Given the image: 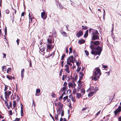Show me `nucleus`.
Instances as JSON below:
<instances>
[{
  "label": "nucleus",
  "mask_w": 121,
  "mask_h": 121,
  "mask_svg": "<svg viewBox=\"0 0 121 121\" xmlns=\"http://www.w3.org/2000/svg\"><path fill=\"white\" fill-rule=\"evenodd\" d=\"M24 14L25 13L24 12H22L21 14V16H24Z\"/></svg>",
  "instance_id": "obj_63"
},
{
  "label": "nucleus",
  "mask_w": 121,
  "mask_h": 121,
  "mask_svg": "<svg viewBox=\"0 0 121 121\" xmlns=\"http://www.w3.org/2000/svg\"><path fill=\"white\" fill-rule=\"evenodd\" d=\"M65 66L64 70L65 71L66 73H69L70 72V69H69V66L67 65H65Z\"/></svg>",
  "instance_id": "obj_8"
},
{
  "label": "nucleus",
  "mask_w": 121,
  "mask_h": 121,
  "mask_svg": "<svg viewBox=\"0 0 121 121\" xmlns=\"http://www.w3.org/2000/svg\"><path fill=\"white\" fill-rule=\"evenodd\" d=\"M84 75V74L83 72H80L79 73V76L80 77L79 80H81L83 78V77Z\"/></svg>",
  "instance_id": "obj_16"
},
{
  "label": "nucleus",
  "mask_w": 121,
  "mask_h": 121,
  "mask_svg": "<svg viewBox=\"0 0 121 121\" xmlns=\"http://www.w3.org/2000/svg\"><path fill=\"white\" fill-rule=\"evenodd\" d=\"M76 89L75 88L73 90V94L75 95L76 94Z\"/></svg>",
  "instance_id": "obj_37"
},
{
  "label": "nucleus",
  "mask_w": 121,
  "mask_h": 121,
  "mask_svg": "<svg viewBox=\"0 0 121 121\" xmlns=\"http://www.w3.org/2000/svg\"><path fill=\"white\" fill-rule=\"evenodd\" d=\"M94 89L93 86H91L86 91L87 92H89V91H94Z\"/></svg>",
  "instance_id": "obj_15"
},
{
  "label": "nucleus",
  "mask_w": 121,
  "mask_h": 121,
  "mask_svg": "<svg viewBox=\"0 0 121 121\" xmlns=\"http://www.w3.org/2000/svg\"><path fill=\"white\" fill-rule=\"evenodd\" d=\"M62 35L64 36L65 37H67V34L64 31H62L61 32Z\"/></svg>",
  "instance_id": "obj_24"
},
{
  "label": "nucleus",
  "mask_w": 121,
  "mask_h": 121,
  "mask_svg": "<svg viewBox=\"0 0 121 121\" xmlns=\"http://www.w3.org/2000/svg\"><path fill=\"white\" fill-rule=\"evenodd\" d=\"M81 93H82L83 94H84V93H85V91L84 90V89L83 88H81Z\"/></svg>",
  "instance_id": "obj_31"
},
{
  "label": "nucleus",
  "mask_w": 121,
  "mask_h": 121,
  "mask_svg": "<svg viewBox=\"0 0 121 121\" xmlns=\"http://www.w3.org/2000/svg\"><path fill=\"white\" fill-rule=\"evenodd\" d=\"M59 8L60 9H62L63 8V7L62 6V5L61 4H59Z\"/></svg>",
  "instance_id": "obj_36"
},
{
  "label": "nucleus",
  "mask_w": 121,
  "mask_h": 121,
  "mask_svg": "<svg viewBox=\"0 0 121 121\" xmlns=\"http://www.w3.org/2000/svg\"><path fill=\"white\" fill-rule=\"evenodd\" d=\"M20 120V118H16L15 121H19Z\"/></svg>",
  "instance_id": "obj_60"
},
{
  "label": "nucleus",
  "mask_w": 121,
  "mask_h": 121,
  "mask_svg": "<svg viewBox=\"0 0 121 121\" xmlns=\"http://www.w3.org/2000/svg\"><path fill=\"white\" fill-rule=\"evenodd\" d=\"M45 47L44 46H40V50L42 52L44 51L45 49Z\"/></svg>",
  "instance_id": "obj_17"
},
{
  "label": "nucleus",
  "mask_w": 121,
  "mask_h": 121,
  "mask_svg": "<svg viewBox=\"0 0 121 121\" xmlns=\"http://www.w3.org/2000/svg\"><path fill=\"white\" fill-rule=\"evenodd\" d=\"M78 86H81L82 87L83 82H82L80 80H79L78 82Z\"/></svg>",
  "instance_id": "obj_25"
},
{
  "label": "nucleus",
  "mask_w": 121,
  "mask_h": 121,
  "mask_svg": "<svg viewBox=\"0 0 121 121\" xmlns=\"http://www.w3.org/2000/svg\"><path fill=\"white\" fill-rule=\"evenodd\" d=\"M61 108H60V110H57V114L56 115L55 117V118L56 120H58V118L60 117V116L62 117L64 115L63 110H61L60 109H61Z\"/></svg>",
  "instance_id": "obj_3"
},
{
  "label": "nucleus",
  "mask_w": 121,
  "mask_h": 121,
  "mask_svg": "<svg viewBox=\"0 0 121 121\" xmlns=\"http://www.w3.org/2000/svg\"><path fill=\"white\" fill-rule=\"evenodd\" d=\"M9 114L10 115H12V113L11 110H10L9 111Z\"/></svg>",
  "instance_id": "obj_59"
},
{
  "label": "nucleus",
  "mask_w": 121,
  "mask_h": 121,
  "mask_svg": "<svg viewBox=\"0 0 121 121\" xmlns=\"http://www.w3.org/2000/svg\"><path fill=\"white\" fill-rule=\"evenodd\" d=\"M13 106L14 108H15L16 106L17 105V103L15 100H14L13 101Z\"/></svg>",
  "instance_id": "obj_33"
},
{
  "label": "nucleus",
  "mask_w": 121,
  "mask_h": 121,
  "mask_svg": "<svg viewBox=\"0 0 121 121\" xmlns=\"http://www.w3.org/2000/svg\"><path fill=\"white\" fill-rule=\"evenodd\" d=\"M68 89V87L67 86H64L63 87L61 90V91L65 92V91L67 90Z\"/></svg>",
  "instance_id": "obj_19"
},
{
  "label": "nucleus",
  "mask_w": 121,
  "mask_h": 121,
  "mask_svg": "<svg viewBox=\"0 0 121 121\" xmlns=\"http://www.w3.org/2000/svg\"><path fill=\"white\" fill-rule=\"evenodd\" d=\"M95 92L93 91H91V92L88 94V96L90 97L92 96L94 94Z\"/></svg>",
  "instance_id": "obj_22"
},
{
  "label": "nucleus",
  "mask_w": 121,
  "mask_h": 121,
  "mask_svg": "<svg viewBox=\"0 0 121 121\" xmlns=\"http://www.w3.org/2000/svg\"><path fill=\"white\" fill-rule=\"evenodd\" d=\"M2 54H3V58H6V54H5V53H3Z\"/></svg>",
  "instance_id": "obj_53"
},
{
  "label": "nucleus",
  "mask_w": 121,
  "mask_h": 121,
  "mask_svg": "<svg viewBox=\"0 0 121 121\" xmlns=\"http://www.w3.org/2000/svg\"><path fill=\"white\" fill-rule=\"evenodd\" d=\"M17 95H13V96L12 97V99L11 98V99H15L17 97Z\"/></svg>",
  "instance_id": "obj_38"
},
{
  "label": "nucleus",
  "mask_w": 121,
  "mask_h": 121,
  "mask_svg": "<svg viewBox=\"0 0 121 121\" xmlns=\"http://www.w3.org/2000/svg\"><path fill=\"white\" fill-rule=\"evenodd\" d=\"M69 53H72V48H69Z\"/></svg>",
  "instance_id": "obj_50"
},
{
  "label": "nucleus",
  "mask_w": 121,
  "mask_h": 121,
  "mask_svg": "<svg viewBox=\"0 0 121 121\" xmlns=\"http://www.w3.org/2000/svg\"><path fill=\"white\" fill-rule=\"evenodd\" d=\"M41 17L43 19H45L47 17V16L45 12H43L41 13Z\"/></svg>",
  "instance_id": "obj_9"
},
{
  "label": "nucleus",
  "mask_w": 121,
  "mask_h": 121,
  "mask_svg": "<svg viewBox=\"0 0 121 121\" xmlns=\"http://www.w3.org/2000/svg\"><path fill=\"white\" fill-rule=\"evenodd\" d=\"M85 42V40L83 39H81L78 41V43L79 44H81L84 43Z\"/></svg>",
  "instance_id": "obj_18"
},
{
  "label": "nucleus",
  "mask_w": 121,
  "mask_h": 121,
  "mask_svg": "<svg viewBox=\"0 0 121 121\" xmlns=\"http://www.w3.org/2000/svg\"><path fill=\"white\" fill-rule=\"evenodd\" d=\"M119 121H121V117H120L118 118Z\"/></svg>",
  "instance_id": "obj_64"
},
{
  "label": "nucleus",
  "mask_w": 121,
  "mask_h": 121,
  "mask_svg": "<svg viewBox=\"0 0 121 121\" xmlns=\"http://www.w3.org/2000/svg\"><path fill=\"white\" fill-rule=\"evenodd\" d=\"M101 74V72L100 69L98 67L95 68L94 70L93 75L91 76L92 79L95 81L97 80Z\"/></svg>",
  "instance_id": "obj_2"
},
{
  "label": "nucleus",
  "mask_w": 121,
  "mask_h": 121,
  "mask_svg": "<svg viewBox=\"0 0 121 121\" xmlns=\"http://www.w3.org/2000/svg\"><path fill=\"white\" fill-rule=\"evenodd\" d=\"M11 93V92L10 91H6L5 92V97L6 99H7V98L9 97Z\"/></svg>",
  "instance_id": "obj_6"
},
{
  "label": "nucleus",
  "mask_w": 121,
  "mask_h": 121,
  "mask_svg": "<svg viewBox=\"0 0 121 121\" xmlns=\"http://www.w3.org/2000/svg\"><path fill=\"white\" fill-rule=\"evenodd\" d=\"M76 86V84L74 82H69L68 83V86L70 88H75Z\"/></svg>",
  "instance_id": "obj_5"
},
{
  "label": "nucleus",
  "mask_w": 121,
  "mask_h": 121,
  "mask_svg": "<svg viewBox=\"0 0 121 121\" xmlns=\"http://www.w3.org/2000/svg\"><path fill=\"white\" fill-rule=\"evenodd\" d=\"M55 104L56 106L59 107L58 108H59L58 110H60V108H61V109H60L61 110H63V105L62 104H61V103L60 102H59L56 104Z\"/></svg>",
  "instance_id": "obj_7"
},
{
  "label": "nucleus",
  "mask_w": 121,
  "mask_h": 121,
  "mask_svg": "<svg viewBox=\"0 0 121 121\" xmlns=\"http://www.w3.org/2000/svg\"><path fill=\"white\" fill-rule=\"evenodd\" d=\"M121 111V106H119L118 108L114 111V113L115 115H116L117 114L120 112Z\"/></svg>",
  "instance_id": "obj_10"
},
{
  "label": "nucleus",
  "mask_w": 121,
  "mask_h": 121,
  "mask_svg": "<svg viewBox=\"0 0 121 121\" xmlns=\"http://www.w3.org/2000/svg\"><path fill=\"white\" fill-rule=\"evenodd\" d=\"M47 48L49 49H52L54 47L53 45L50 44H47Z\"/></svg>",
  "instance_id": "obj_14"
},
{
  "label": "nucleus",
  "mask_w": 121,
  "mask_h": 121,
  "mask_svg": "<svg viewBox=\"0 0 121 121\" xmlns=\"http://www.w3.org/2000/svg\"><path fill=\"white\" fill-rule=\"evenodd\" d=\"M8 89V87H7L5 85V89L4 90V91L5 92L6 91V90H7Z\"/></svg>",
  "instance_id": "obj_55"
},
{
  "label": "nucleus",
  "mask_w": 121,
  "mask_h": 121,
  "mask_svg": "<svg viewBox=\"0 0 121 121\" xmlns=\"http://www.w3.org/2000/svg\"><path fill=\"white\" fill-rule=\"evenodd\" d=\"M70 62L67 61V64L69 66L71 67V66L72 65V64L70 63Z\"/></svg>",
  "instance_id": "obj_34"
},
{
  "label": "nucleus",
  "mask_w": 121,
  "mask_h": 121,
  "mask_svg": "<svg viewBox=\"0 0 121 121\" xmlns=\"http://www.w3.org/2000/svg\"><path fill=\"white\" fill-rule=\"evenodd\" d=\"M64 62V61H63L61 62V66L62 67H63V66Z\"/></svg>",
  "instance_id": "obj_61"
},
{
  "label": "nucleus",
  "mask_w": 121,
  "mask_h": 121,
  "mask_svg": "<svg viewBox=\"0 0 121 121\" xmlns=\"http://www.w3.org/2000/svg\"><path fill=\"white\" fill-rule=\"evenodd\" d=\"M73 52L74 55V56H75L76 57L77 56V54H76V53L75 51V50L73 51Z\"/></svg>",
  "instance_id": "obj_42"
},
{
  "label": "nucleus",
  "mask_w": 121,
  "mask_h": 121,
  "mask_svg": "<svg viewBox=\"0 0 121 121\" xmlns=\"http://www.w3.org/2000/svg\"><path fill=\"white\" fill-rule=\"evenodd\" d=\"M68 97V96H66L65 97H64L63 98V100L64 101H65V100H66L67 99Z\"/></svg>",
  "instance_id": "obj_45"
},
{
  "label": "nucleus",
  "mask_w": 121,
  "mask_h": 121,
  "mask_svg": "<svg viewBox=\"0 0 121 121\" xmlns=\"http://www.w3.org/2000/svg\"><path fill=\"white\" fill-rule=\"evenodd\" d=\"M81 69V67H80V66H79L78 67V68L77 69V71L78 72Z\"/></svg>",
  "instance_id": "obj_47"
},
{
  "label": "nucleus",
  "mask_w": 121,
  "mask_h": 121,
  "mask_svg": "<svg viewBox=\"0 0 121 121\" xmlns=\"http://www.w3.org/2000/svg\"><path fill=\"white\" fill-rule=\"evenodd\" d=\"M94 42L93 41L91 42V44L90 47L92 50L91 53L92 54L95 55H96L98 54L99 56L102 51V48L99 46H98L97 48L95 47L94 45L92 44V43H94Z\"/></svg>",
  "instance_id": "obj_1"
},
{
  "label": "nucleus",
  "mask_w": 121,
  "mask_h": 121,
  "mask_svg": "<svg viewBox=\"0 0 121 121\" xmlns=\"http://www.w3.org/2000/svg\"><path fill=\"white\" fill-rule=\"evenodd\" d=\"M29 19H30L31 20V22L32 21V18H31L30 17V13H29Z\"/></svg>",
  "instance_id": "obj_56"
},
{
  "label": "nucleus",
  "mask_w": 121,
  "mask_h": 121,
  "mask_svg": "<svg viewBox=\"0 0 121 121\" xmlns=\"http://www.w3.org/2000/svg\"><path fill=\"white\" fill-rule=\"evenodd\" d=\"M17 102H18L20 100V98L18 96V95H17Z\"/></svg>",
  "instance_id": "obj_52"
},
{
  "label": "nucleus",
  "mask_w": 121,
  "mask_h": 121,
  "mask_svg": "<svg viewBox=\"0 0 121 121\" xmlns=\"http://www.w3.org/2000/svg\"><path fill=\"white\" fill-rule=\"evenodd\" d=\"M73 56H71L68 58L67 59V61L70 62L72 63H73L74 61H73Z\"/></svg>",
  "instance_id": "obj_12"
},
{
  "label": "nucleus",
  "mask_w": 121,
  "mask_h": 121,
  "mask_svg": "<svg viewBox=\"0 0 121 121\" xmlns=\"http://www.w3.org/2000/svg\"><path fill=\"white\" fill-rule=\"evenodd\" d=\"M16 42L17 43V45H19V39H17L16 40Z\"/></svg>",
  "instance_id": "obj_54"
},
{
  "label": "nucleus",
  "mask_w": 121,
  "mask_h": 121,
  "mask_svg": "<svg viewBox=\"0 0 121 121\" xmlns=\"http://www.w3.org/2000/svg\"><path fill=\"white\" fill-rule=\"evenodd\" d=\"M65 54L61 56V60H63L64 59L65 57Z\"/></svg>",
  "instance_id": "obj_48"
},
{
  "label": "nucleus",
  "mask_w": 121,
  "mask_h": 121,
  "mask_svg": "<svg viewBox=\"0 0 121 121\" xmlns=\"http://www.w3.org/2000/svg\"><path fill=\"white\" fill-rule=\"evenodd\" d=\"M100 113V111L98 112L96 114V116H97Z\"/></svg>",
  "instance_id": "obj_62"
},
{
  "label": "nucleus",
  "mask_w": 121,
  "mask_h": 121,
  "mask_svg": "<svg viewBox=\"0 0 121 121\" xmlns=\"http://www.w3.org/2000/svg\"><path fill=\"white\" fill-rule=\"evenodd\" d=\"M83 34V32L82 31H80L77 32V34H76V36L78 38H79Z\"/></svg>",
  "instance_id": "obj_11"
},
{
  "label": "nucleus",
  "mask_w": 121,
  "mask_h": 121,
  "mask_svg": "<svg viewBox=\"0 0 121 121\" xmlns=\"http://www.w3.org/2000/svg\"><path fill=\"white\" fill-rule=\"evenodd\" d=\"M77 98L79 99L80 97L81 96V95L80 93H78L76 94Z\"/></svg>",
  "instance_id": "obj_28"
},
{
  "label": "nucleus",
  "mask_w": 121,
  "mask_h": 121,
  "mask_svg": "<svg viewBox=\"0 0 121 121\" xmlns=\"http://www.w3.org/2000/svg\"><path fill=\"white\" fill-rule=\"evenodd\" d=\"M7 78L9 80H11L13 78L14 79V77H13L11 76H9L8 75L6 76Z\"/></svg>",
  "instance_id": "obj_27"
},
{
  "label": "nucleus",
  "mask_w": 121,
  "mask_h": 121,
  "mask_svg": "<svg viewBox=\"0 0 121 121\" xmlns=\"http://www.w3.org/2000/svg\"><path fill=\"white\" fill-rule=\"evenodd\" d=\"M71 100L73 102H75L76 101L75 97L72 96L71 97Z\"/></svg>",
  "instance_id": "obj_29"
},
{
  "label": "nucleus",
  "mask_w": 121,
  "mask_h": 121,
  "mask_svg": "<svg viewBox=\"0 0 121 121\" xmlns=\"http://www.w3.org/2000/svg\"><path fill=\"white\" fill-rule=\"evenodd\" d=\"M65 78H66V80H67L68 81L70 79L69 78V76H68L67 75H66L65 76Z\"/></svg>",
  "instance_id": "obj_44"
},
{
  "label": "nucleus",
  "mask_w": 121,
  "mask_h": 121,
  "mask_svg": "<svg viewBox=\"0 0 121 121\" xmlns=\"http://www.w3.org/2000/svg\"><path fill=\"white\" fill-rule=\"evenodd\" d=\"M51 95L53 97H55L56 96V95L55 93H52Z\"/></svg>",
  "instance_id": "obj_41"
},
{
  "label": "nucleus",
  "mask_w": 121,
  "mask_h": 121,
  "mask_svg": "<svg viewBox=\"0 0 121 121\" xmlns=\"http://www.w3.org/2000/svg\"><path fill=\"white\" fill-rule=\"evenodd\" d=\"M85 51L86 55L87 56H88L89 55V53L88 51H87L86 50H85Z\"/></svg>",
  "instance_id": "obj_49"
},
{
  "label": "nucleus",
  "mask_w": 121,
  "mask_h": 121,
  "mask_svg": "<svg viewBox=\"0 0 121 121\" xmlns=\"http://www.w3.org/2000/svg\"><path fill=\"white\" fill-rule=\"evenodd\" d=\"M90 33H91L92 35H98L99 33L97 30L95 29H90L89 30Z\"/></svg>",
  "instance_id": "obj_4"
},
{
  "label": "nucleus",
  "mask_w": 121,
  "mask_h": 121,
  "mask_svg": "<svg viewBox=\"0 0 121 121\" xmlns=\"http://www.w3.org/2000/svg\"><path fill=\"white\" fill-rule=\"evenodd\" d=\"M103 66V67L104 69H106L108 67V66L107 65H102Z\"/></svg>",
  "instance_id": "obj_51"
},
{
  "label": "nucleus",
  "mask_w": 121,
  "mask_h": 121,
  "mask_svg": "<svg viewBox=\"0 0 121 121\" xmlns=\"http://www.w3.org/2000/svg\"><path fill=\"white\" fill-rule=\"evenodd\" d=\"M40 90L39 89H37L36 90V93H39L40 92Z\"/></svg>",
  "instance_id": "obj_40"
},
{
  "label": "nucleus",
  "mask_w": 121,
  "mask_h": 121,
  "mask_svg": "<svg viewBox=\"0 0 121 121\" xmlns=\"http://www.w3.org/2000/svg\"><path fill=\"white\" fill-rule=\"evenodd\" d=\"M82 87L81 86H78V87L77 89V91L78 92H79V91H80V90L81 89V88Z\"/></svg>",
  "instance_id": "obj_43"
},
{
  "label": "nucleus",
  "mask_w": 121,
  "mask_h": 121,
  "mask_svg": "<svg viewBox=\"0 0 121 121\" xmlns=\"http://www.w3.org/2000/svg\"><path fill=\"white\" fill-rule=\"evenodd\" d=\"M100 44V42L98 41H95L94 43V46H97Z\"/></svg>",
  "instance_id": "obj_20"
},
{
  "label": "nucleus",
  "mask_w": 121,
  "mask_h": 121,
  "mask_svg": "<svg viewBox=\"0 0 121 121\" xmlns=\"http://www.w3.org/2000/svg\"><path fill=\"white\" fill-rule=\"evenodd\" d=\"M88 30H86L85 32V34L84 36V37L86 38L88 35Z\"/></svg>",
  "instance_id": "obj_21"
},
{
  "label": "nucleus",
  "mask_w": 121,
  "mask_h": 121,
  "mask_svg": "<svg viewBox=\"0 0 121 121\" xmlns=\"http://www.w3.org/2000/svg\"><path fill=\"white\" fill-rule=\"evenodd\" d=\"M52 39H47L48 42L50 44H51L52 43Z\"/></svg>",
  "instance_id": "obj_32"
},
{
  "label": "nucleus",
  "mask_w": 121,
  "mask_h": 121,
  "mask_svg": "<svg viewBox=\"0 0 121 121\" xmlns=\"http://www.w3.org/2000/svg\"><path fill=\"white\" fill-rule=\"evenodd\" d=\"M67 85V83L66 82H65L64 83L63 86H66Z\"/></svg>",
  "instance_id": "obj_58"
},
{
  "label": "nucleus",
  "mask_w": 121,
  "mask_h": 121,
  "mask_svg": "<svg viewBox=\"0 0 121 121\" xmlns=\"http://www.w3.org/2000/svg\"><path fill=\"white\" fill-rule=\"evenodd\" d=\"M5 105L7 107V108L8 109H9L10 108V107L9 106L8 103L6 101H5Z\"/></svg>",
  "instance_id": "obj_30"
},
{
  "label": "nucleus",
  "mask_w": 121,
  "mask_h": 121,
  "mask_svg": "<svg viewBox=\"0 0 121 121\" xmlns=\"http://www.w3.org/2000/svg\"><path fill=\"white\" fill-rule=\"evenodd\" d=\"M6 66H4L2 67V68H3L2 69V70H4L5 71H6Z\"/></svg>",
  "instance_id": "obj_46"
},
{
  "label": "nucleus",
  "mask_w": 121,
  "mask_h": 121,
  "mask_svg": "<svg viewBox=\"0 0 121 121\" xmlns=\"http://www.w3.org/2000/svg\"><path fill=\"white\" fill-rule=\"evenodd\" d=\"M98 90V87H95V89H94V91L95 92L97 91Z\"/></svg>",
  "instance_id": "obj_57"
},
{
  "label": "nucleus",
  "mask_w": 121,
  "mask_h": 121,
  "mask_svg": "<svg viewBox=\"0 0 121 121\" xmlns=\"http://www.w3.org/2000/svg\"><path fill=\"white\" fill-rule=\"evenodd\" d=\"M87 110V111H88V108L87 107L85 108H83L82 110V111H83L84 112H86L85 111L86 110Z\"/></svg>",
  "instance_id": "obj_39"
},
{
  "label": "nucleus",
  "mask_w": 121,
  "mask_h": 121,
  "mask_svg": "<svg viewBox=\"0 0 121 121\" xmlns=\"http://www.w3.org/2000/svg\"><path fill=\"white\" fill-rule=\"evenodd\" d=\"M11 68H9L7 69V73H9V72H10L11 71Z\"/></svg>",
  "instance_id": "obj_35"
},
{
  "label": "nucleus",
  "mask_w": 121,
  "mask_h": 121,
  "mask_svg": "<svg viewBox=\"0 0 121 121\" xmlns=\"http://www.w3.org/2000/svg\"><path fill=\"white\" fill-rule=\"evenodd\" d=\"M98 35H93L92 39L93 40H95L98 39H99V36Z\"/></svg>",
  "instance_id": "obj_13"
},
{
  "label": "nucleus",
  "mask_w": 121,
  "mask_h": 121,
  "mask_svg": "<svg viewBox=\"0 0 121 121\" xmlns=\"http://www.w3.org/2000/svg\"><path fill=\"white\" fill-rule=\"evenodd\" d=\"M76 65H77L78 67L80 66V65L81 64V62L80 61H78V62L77 61V60H76Z\"/></svg>",
  "instance_id": "obj_23"
},
{
  "label": "nucleus",
  "mask_w": 121,
  "mask_h": 121,
  "mask_svg": "<svg viewBox=\"0 0 121 121\" xmlns=\"http://www.w3.org/2000/svg\"><path fill=\"white\" fill-rule=\"evenodd\" d=\"M24 69H23L21 71V76L22 78L24 77Z\"/></svg>",
  "instance_id": "obj_26"
}]
</instances>
